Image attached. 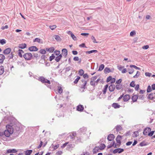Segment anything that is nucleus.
Masks as SVG:
<instances>
[{"label":"nucleus","instance_id":"obj_43","mask_svg":"<svg viewBox=\"0 0 155 155\" xmlns=\"http://www.w3.org/2000/svg\"><path fill=\"white\" fill-rule=\"evenodd\" d=\"M96 84V82H95V81H93L91 80L90 82V84L91 85L94 86H95V84Z\"/></svg>","mask_w":155,"mask_h":155},{"label":"nucleus","instance_id":"obj_39","mask_svg":"<svg viewBox=\"0 0 155 155\" xmlns=\"http://www.w3.org/2000/svg\"><path fill=\"white\" fill-rule=\"evenodd\" d=\"M138 136V132L137 131H135L132 134V136L134 137H136Z\"/></svg>","mask_w":155,"mask_h":155},{"label":"nucleus","instance_id":"obj_6","mask_svg":"<svg viewBox=\"0 0 155 155\" xmlns=\"http://www.w3.org/2000/svg\"><path fill=\"white\" fill-rule=\"evenodd\" d=\"M124 151V150L123 149L119 148L115 149L113 151V153H120L123 152Z\"/></svg>","mask_w":155,"mask_h":155},{"label":"nucleus","instance_id":"obj_12","mask_svg":"<svg viewBox=\"0 0 155 155\" xmlns=\"http://www.w3.org/2000/svg\"><path fill=\"white\" fill-rule=\"evenodd\" d=\"M123 99L124 101H127L130 99V96L129 95L126 94L123 96Z\"/></svg>","mask_w":155,"mask_h":155},{"label":"nucleus","instance_id":"obj_18","mask_svg":"<svg viewBox=\"0 0 155 155\" xmlns=\"http://www.w3.org/2000/svg\"><path fill=\"white\" fill-rule=\"evenodd\" d=\"M54 48L53 47H51L49 48H46V50L49 52H53L54 50Z\"/></svg>","mask_w":155,"mask_h":155},{"label":"nucleus","instance_id":"obj_47","mask_svg":"<svg viewBox=\"0 0 155 155\" xmlns=\"http://www.w3.org/2000/svg\"><path fill=\"white\" fill-rule=\"evenodd\" d=\"M154 131H150L149 134H148V135H147L148 136H150V137H151V136H153V134H154Z\"/></svg>","mask_w":155,"mask_h":155},{"label":"nucleus","instance_id":"obj_33","mask_svg":"<svg viewBox=\"0 0 155 155\" xmlns=\"http://www.w3.org/2000/svg\"><path fill=\"white\" fill-rule=\"evenodd\" d=\"M97 51L96 50H91V51H87L85 52V53L86 54H91V53H94V52L97 53Z\"/></svg>","mask_w":155,"mask_h":155},{"label":"nucleus","instance_id":"obj_14","mask_svg":"<svg viewBox=\"0 0 155 155\" xmlns=\"http://www.w3.org/2000/svg\"><path fill=\"white\" fill-rule=\"evenodd\" d=\"M11 51V49L10 48H8L5 49L3 51V53L5 54H9Z\"/></svg>","mask_w":155,"mask_h":155},{"label":"nucleus","instance_id":"obj_30","mask_svg":"<svg viewBox=\"0 0 155 155\" xmlns=\"http://www.w3.org/2000/svg\"><path fill=\"white\" fill-rule=\"evenodd\" d=\"M116 131H119L122 130V127L120 125H117L116 127Z\"/></svg>","mask_w":155,"mask_h":155},{"label":"nucleus","instance_id":"obj_2","mask_svg":"<svg viewBox=\"0 0 155 155\" xmlns=\"http://www.w3.org/2000/svg\"><path fill=\"white\" fill-rule=\"evenodd\" d=\"M32 57V54L30 53H27L23 55L24 58L25 60H30Z\"/></svg>","mask_w":155,"mask_h":155},{"label":"nucleus","instance_id":"obj_59","mask_svg":"<svg viewBox=\"0 0 155 155\" xmlns=\"http://www.w3.org/2000/svg\"><path fill=\"white\" fill-rule=\"evenodd\" d=\"M149 48V46L148 45H145L142 47V49H147Z\"/></svg>","mask_w":155,"mask_h":155},{"label":"nucleus","instance_id":"obj_58","mask_svg":"<svg viewBox=\"0 0 155 155\" xmlns=\"http://www.w3.org/2000/svg\"><path fill=\"white\" fill-rule=\"evenodd\" d=\"M81 155H90V153L87 152H83Z\"/></svg>","mask_w":155,"mask_h":155},{"label":"nucleus","instance_id":"obj_64","mask_svg":"<svg viewBox=\"0 0 155 155\" xmlns=\"http://www.w3.org/2000/svg\"><path fill=\"white\" fill-rule=\"evenodd\" d=\"M73 60L75 61H77L79 60V58L78 57H74Z\"/></svg>","mask_w":155,"mask_h":155},{"label":"nucleus","instance_id":"obj_1","mask_svg":"<svg viewBox=\"0 0 155 155\" xmlns=\"http://www.w3.org/2000/svg\"><path fill=\"white\" fill-rule=\"evenodd\" d=\"M6 130H5L4 134L6 137H8L13 133V129L11 126L9 125H6Z\"/></svg>","mask_w":155,"mask_h":155},{"label":"nucleus","instance_id":"obj_26","mask_svg":"<svg viewBox=\"0 0 155 155\" xmlns=\"http://www.w3.org/2000/svg\"><path fill=\"white\" fill-rule=\"evenodd\" d=\"M62 57V55L61 54L57 56L55 59V60L57 62H59Z\"/></svg>","mask_w":155,"mask_h":155},{"label":"nucleus","instance_id":"obj_34","mask_svg":"<svg viewBox=\"0 0 155 155\" xmlns=\"http://www.w3.org/2000/svg\"><path fill=\"white\" fill-rule=\"evenodd\" d=\"M32 152V150H27L25 151L26 155H30Z\"/></svg>","mask_w":155,"mask_h":155},{"label":"nucleus","instance_id":"obj_10","mask_svg":"<svg viewBox=\"0 0 155 155\" xmlns=\"http://www.w3.org/2000/svg\"><path fill=\"white\" fill-rule=\"evenodd\" d=\"M62 54L64 56V57L66 58L68 54V51L67 49L66 48L63 49L62 50Z\"/></svg>","mask_w":155,"mask_h":155},{"label":"nucleus","instance_id":"obj_36","mask_svg":"<svg viewBox=\"0 0 155 155\" xmlns=\"http://www.w3.org/2000/svg\"><path fill=\"white\" fill-rule=\"evenodd\" d=\"M104 66L103 64H101L99 66L98 71H102L104 68Z\"/></svg>","mask_w":155,"mask_h":155},{"label":"nucleus","instance_id":"obj_37","mask_svg":"<svg viewBox=\"0 0 155 155\" xmlns=\"http://www.w3.org/2000/svg\"><path fill=\"white\" fill-rule=\"evenodd\" d=\"M84 71L82 69H80L78 71V74L82 76L84 74Z\"/></svg>","mask_w":155,"mask_h":155},{"label":"nucleus","instance_id":"obj_5","mask_svg":"<svg viewBox=\"0 0 155 155\" xmlns=\"http://www.w3.org/2000/svg\"><path fill=\"white\" fill-rule=\"evenodd\" d=\"M121 139V136L118 135L117 137L116 138V140L117 141V143H118L117 145L118 146V147H119L121 144V141L120 140Z\"/></svg>","mask_w":155,"mask_h":155},{"label":"nucleus","instance_id":"obj_23","mask_svg":"<svg viewBox=\"0 0 155 155\" xmlns=\"http://www.w3.org/2000/svg\"><path fill=\"white\" fill-rule=\"evenodd\" d=\"M4 71V68L3 66H0V75L2 74Z\"/></svg>","mask_w":155,"mask_h":155},{"label":"nucleus","instance_id":"obj_54","mask_svg":"<svg viewBox=\"0 0 155 155\" xmlns=\"http://www.w3.org/2000/svg\"><path fill=\"white\" fill-rule=\"evenodd\" d=\"M54 53L56 55L58 56L60 54V51H59L56 50L54 51Z\"/></svg>","mask_w":155,"mask_h":155},{"label":"nucleus","instance_id":"obj_49","mask_svg":"<svg viewBox=\"0 0 155 155\" xmlns=\"http://www.w3.org/2000/svg\"><path fill=\"white\" fill-rule=\"evenodd\" d=\"M39 52L40 53L42 54H45L46 53V51L44 49H41L39 51Z\"/></svg>","mask_w":155,"mask_h":155},{"label":"nucleus","instance_id":"obj_55","mask_svg":"<svg viewBox=\"0 0 155 155\" xmlns=\"http://www.w3.org/2000/svg\"><path fill=\"white\" fill-rule=\"evenodd\" d=\"M136 32L134 31H131L130 34V35L131 36H133L134 35L136 34Z\"/></svg>","mask_w":155,"mask_h":155},{"label":"nucleus","instance_id":"obj_32","mask_svg":"<svg viewBox=\"0 0 155 155\" xmlns=\"http://www.w3.org/2000/svg\"><path fill=\"white\" fill-rule=\"evenodd\" d=\"M108 87V85H106L104 88L103 90V91L104 94H105L106 93V91H107V89Z\"/></svg>","mask_w":155,"mask_h":155},{"label":"nucleus","instance_id":"obj_38","mask_svg":"<svg viewBox=\"0 0 155 155\" xmlns=\"http://www.w3.org/2000/svg\"><path fill=\"white\" fill-rule=\"evenodd\" d=\"M5 59V56L3 54H0V61H3Z\"/></svg>","mask_w":155,"mask_h":155},{"label":"nucleus","instance_id":"obj_21","mask_svg":"<svg viewBox=\"0 0 155 155\" xmlns=\"http://www.w3.org/2000/svg\"><path fill=\"white\" fill-rule=\"evenodd\" d=\"M138 98V96L136 95H134L132 97L133 101L134 102L136 101Z\"/></svg>","mask_w":155,"mask_h":155},{"label":"nucleus","instance_id":"obj_13","mask_svg":"<svg viewBox=\"0 0 155 155\" xmlns=\"http://www.w3.org/2000/svg\"><path fill=\"white\" fill-rule=\"evenodd\" d=\"M114 137V136L113 134H109L107 137V140L109 141H112Z\"/></svg>","mask_w":155,"mask_h":155},{"label":"nucleus","instance_id":"obj_20","mask_svg":"<svg viewBox=\"0 0 155 155\" xmlns=\"http://www.w3.org/2000/svg\"><path fill=\"white\" fill-rule=\"evenodd\" d=\"M76 135V133L75 132H73L71 133L69 135L70 138L71 139L74 138V137Z\"/></svg>","mask_w":155,"mask_h":155},{"label":"nucleus","instance_id":"obj_63","mask_svg":"<svg viewBox=\"0 0 155 155\" xmlns=\"http://www.w3.org/2000/svg\"><path fill=\"white\" fill-rule=\"evenodd\" d=\"M83 77L84 78H88V75L87 74H85L83 75Z\"/></svg>","mask_w":155,"mask_h":155},{"label":"nucleus","instance_id":"obj_4","mask_svg":"<svg viewBox=\"0 0 155 155\" xmlns=\"http://www.w3.org/2000/svg\"><path fill=\"white\" fill-rule=\"evenodd\" d=\"M151 131V129L150 127H147L144 129L143 134L144 135H147L149 132Z\"/></svg>","mask_w":155,"mask_h":155},{"label":"nucleus","instance_id":"obj_27","mask_svg":"<svg viewBox=\"0 0 155 155\" xmlns=\"http://www.w3.org/2000/svg\"><path fill=\"white\" fill-rule=\"evenodd\" d=\"M148 144V143L145 141H143L141 142L139 145L140 146L143 147V146H145L147 145Z\"/></svg>","mask_w":155,"mask_h":155},{"label":"nucleus","instance_id":"obj_29","mask_svg":"<svg viewBox=\"0 0 155 155\" xmlns=\"http://www.w3.org/2000/svg\"><path fill=\"white\" fill-rule=\"evenodd\" d=\"M24 53V51L22 50L19 49L18 51V55L20 57H22V54Z\"/></svg>","mask_w":155,"mask_h":155},{"label":"nucleus","instance_id":"obj_8","mask_svg":"<svg viewBox=\"0 0 155 155\" xmlns=\"http://www.w3.org/2000/svg\"><path fill=\"white\" fill-rule=\"evenodd\" d=\"M148 98L151 100H153L154 101L155 100V93H154L150 94L148 96Z\"/></svg>","mask_w":155,"mask_h":155},{"label":"nucleus","instance_id":"obj_11","mask_svg":"<svg viewBox=\"0 0 155 155\" xmlns=\"http://www.w3.org/2000/svg\"><path fill=\"white\" fill-rule=\"evenodd\" d=\"M28 50L30 51H38V49L36 46H33L30 47Z\"/></svg>","mask_w":155,"mask_h":155},{"label":"nucleus","instance_id":"obj_50","mask_svg":"<svg viewBox=\"0 0 155 155\" xmlns=\"http://www.w3.org/2000/svg\"><path fill=\"white\" fill-rule=\"evenodd\" d=\"M71 36L72 38L73 39V40H74V41L77 40V37L76 36H75L73 34H71Z\"/></svg>","mask_w":155,"mask_h":155},{"label":"nucleus","instance_id":"obj_16","mask_svg":"<svg viewBox=\"0 0 155 155\" xmlns=\"http://www.w3.org/2000/svg\"><path fill=\"white\" fill-rule=\"evenodd\" d=\"M87 130V129L85 127H83L81 128L79 130L80 132L83 133V134H85Z\"/></svg>","mask_w":155,"mask_h":155},{"label":"nucleus","instance_id":"obj_48","mask_svg":"<svg viewBox=\"0 0 155 155\" xmlns=\"http://www.w3.org/2000/svg\"><path fill=\"white\" fill-rule=\"evenodd\" d=\"M55 57V56H54V54H52L50 56L49 58V60L50 61H51L53 60Z\"/></svg>","mask_w":155,"mask_h":155},{"label":"nucleus","instance_id":"obj_53","mask_svg":"<svg viewBox=\"0 0 155 155\" xmlns=\"http://www.w3.org/2000/svg\"><path fill=\"white\" fill-rule=\"evenodd\" d=\"M129 73L130 74H131L133 73L134 72V70L133 69L131 68H130L128 69Z\"/></svg>","mask_w":155,"mask_h":155},{"label":"nucleus","instance_id":"obj_41","mask_svg":"<svg viewBox=\"0 0 155 155\" xmlns=\"http://www.w3.org/2000/svg\"><path fill=\"white\" fill-rule=\"evenodd\" d=\"M122 87V85L120 84H117L116 86V88L118 90L121 89Z\"/></svg>","mask_w":155,"mask_h":155},{"label":"nucleus","instance_id":"obj_51","mask_svg":"<svg viewBox=\"0 0 155 155\" xmlns=\"http://www.w3.org/2000/svg\"><path fill=\"white\" fill-rule=\"evenodd\" d=\"M80 78L79 76H78L77 78L75 80L74 82V84H77L79 80L80 79Z\"/></svg>","mask_w":155,"mask_h":155},{"label":"nucleus","instance_id":"obj_28","mask_svg":"<svg viewBox=\"0 0 155 155\" xmlns=\"http://www.w3.org/2000/svg\"><path fill=\"white\" fill-rule=\"evenodd\" d=\"M101 150L98 146H96L95 147L94 149L93 150L94 153H96L98 152L99 150Z\"/></svg>","mask_w":155,"mask_h":155},{"label":"nucleus","instance_id":"obj_31","mask_svg":"<svg viewBox=\"0 0 155 155\" xmlns=\"http://www.w3.org/2000/svg\"><path fill=\"white\" fill-rule=\"evenodd\" d=\"M58 93L60 94H61L62 92L63 91L62 88L60 86H58Z\"/></svg>","mask_w":155,"mask_h":155},{"label":"nucleus","instance_id":"obj_56","mask_svg":"<svg viewBox=\"0 0 155 155\" xmlns=\"http://www.w3.org/2000/svg\"><path fill=\"white\" fill-rule=\"evenodd\" d=\"M56 27V25H52L51 26H50V28L52 30H53L54 29H55Z\"/></svg>","mask_w":155,"mask_h":155},{"label":"nucleus","instance_id":"obj_44","mask_svg":"<svg viewBox=\"0 0 155 155\" xmlns=\"http://www.w3.org/2000/svg\"><path fill=\"white\" fill-rule=\"evenodd\" d=\"M41 41V39L40 38H35L33 42H37L38 43H40Z\"/></svg>","mask_w":155,"mask_h":155},{"label":"nucleus","instance_id":"obj_15","mask_svg":"<svg viewBox=\"0 0 155 155\" xmlns=\"http://www.w3.org/2000/svg\"><path fill=\"white\" fill-rule=\"evenodd\" d=\"M17 152V151L15 149H8L7 150L6 153H16Z\"/></svg>","mask_w":155,"mask_h":155},{"label":"nucleus","instance_id":"obj_46","mask_svg":"<svg viewBox=\"0 0 155 155\" xmlns=\"http://www.w3.org/2000/svg\"><path fill=\"white\" fill-rule=\"evenodd\" d=\"M91 38L92 40H93V42L94 43H98V42H97L96 41V39H95V37L94 36H92V37Z\"/></svg>","mask_w":155,"mask_h":155},{"label":"nucleus","instance_id":"obj_45","mask_svg":"<svg viewBox=\"0 0 155 155\" xmlns=\"http://www.w3.org/2000/svg\"><path fill=\"white\" fill-rule=\"evenodd\" d=\"M140 72L139 71H137L136 74L135 75H134L133 77H134V78H137L140 75Z\"/></svg>","mask_w":155,"mask_h":155},{"label":"nucleus","instance_id":"obj_40","mask_svg":"<svg viewBox=\"0 0 155 155\" xmlns=\"http://www.w3.org/2000/svg\"><path fill=\"white\" fill-rule=\"evenodd\" d=\"M114 142L113 143H111L109 145H108L107 146V148H110L113 146H114Z\"/></svg>","mask_w":155,"mask_h":155},{"label":"nucleus","instance_id":"obj_35","mask_svg":"<svg viewBox=\"0 0 155 155\" xmlns=\"http://www.w3.org/2000/svg\"><path fill=\"white\" fill-rule=\"evenodd\" d=\"M54 38L58 41H60L61 40V38L58 35H55Z\"/></svg>","mask_w":155,"mask_h":155},{"label":"nucleus","instance_id":"obj_25","mask_svg":"<svg viewBox=\"0 0 155 155\" xmlns=\"http://www.w3.org/2000/svg\"><path fill=\"white\" fill-rule=\"evenodd\" d=\"M26 47V45L25 44H21L19 45V48L21 49L25 48Z\"/></svg>","mask_w":155,"mask_h":155},{"label":"nucleus","instance_id":"obj_57","mask_svg":"<svg viewBox=\"0 0 155 155\" xmlns=\"http://www.w3.org/2000/svg\"><path fill=\"white\" fill-rule=\"evenodd\" d=\"M130 86L131 87H134L135 86V84H134V81H132L130 83Z\"/></svg>","mask_w":155,"mask_h":155},{"label":"nucleus","instance_id":"obj_9","mask_svg":"<svg viewBox=\"0 0 155 155\" xmlns=\"http://www.w3.org/2000/svg\"><path fill=\"white\" fill-rule=\"evenodd\" d=\"M81 81L82 82V84L81 85V88L85 89L87 81L84 80H82Z\"/></svg>","mask_w":155,"mask_h":155},{"label":"nucleus","instance_id":"obj_17","mask_svg":"<svg viewBox=\"0 0 155 155\" xmlns=\"http://www.w3.org/2000/svg\"><path fill=\"white\" fill-rule=\"evenodd\" d=\"M115 86L114 85H111L109 87V90L110 91H113L115 89Z\"/></svg>","mask_w":155,"mask_h":155},{"label":"nucleus","instance_id":"obj_19","mask_svg":"<svg viewBox=\"0 0 155 155\" xmlns=\"http://www.w3.org/2000/svg\"><path fill=\"white\" fill-rule=\"evenodd\" d=\"M101 150H103L106 147L104 143H101L98 146Z\"/></svg>","mask_w":155,"mask_h":155},{"label":"nucleus","instance_id":"obj_52","mask_svg":"<svg viewBox=\"0 0 155 155\" xmlns=\"http://www.w3.org/2000/svg\"><path fill=\"white\" fill-rule=\"evenodd\" d=\"M130 68L133 67L134 68H135V69H136L139 70L140 69L139 68L137 67L136 66L134 65H130Z\"/></svg>","mask_w":155,"mask_h":155},{"label":"nucleus","instance_id":"obj_42","mask_svg":"<svg viewBox=\"0 0 155 155\" xmlns=\"http://www.w3.org/2000/svg\"><path fill=\"white\" fill-rule=\"evenodd\" d=\"M6 43V40L4 39L0 40V43L2 45H3Z\"/></svg>","mask_w":155,"mask_h":155},{"label":"nucleus","instance_id":"obj_61","mask_svg":"<svg viewBox=\"0 0 155 155\" xmlns=\"http://www.w3.org/2000/svg\"><path fill=\"white\" fill-rule=\"evenodd\" d=\"M111 79L112 77L111 76H109L107 78V82H108L111 80Z\"/></svg>","mask_w":155,"mask_h":155},{"label":"nucleus","instance_id":"obj_62","mask_svg":"<svg viewBox=\"0 0 155 155\" xmlns=\"http://www.w3.org/2000/svg\"><path fill=\"white\" fill-rule=\"evenodd\" d=\"M62 153L61 151H59L57 152L56 154V155H61Z\"/></svg>","mask_w":155,"mask_h":155},{"label":"nucleus","instance_id":"obj_7","mask_svg":"<svg viewBox=\"0 0 155 155\" xmlns=\"http://www.w3.org/2000/svg\"><path fill=\"white\" fill-rule=\"evenodd\" d=\"M84 109V107L83 105H79L77 106V110L80 112H82Z\"/></svg>","mask_w":155,"mask_h":155},{"label":"nucleus","instance_id":"obj_3","mask_svg":"<svg viewBox=\"0 0 155 155\" xmlns=\"http://www.w3.org/2000/svg\"><path fill=\"white\" fill-rule=\"evenodd\" d=\"M39 81H40L42 83H47L49 84H51L49 80H48L43 77H41L39 78Z\"/></svg>","mask_w":155,"mask_h":155},{"label":"nucleus","instance_id":"obj_60","mask_svg":"<svg viewBox=\"0 0 155 155\" xmlns=\"http://www.w3.org/2000/svg\"><path fill=\"white\" fill-rule=\"evenodd\" d=\"M151 91V87L149 85L148 86L147 89V92H150Z\"/></svg>","mask_w":155,"mask_h":155},{"label":"nucleus","instance_id":"obj_22","mask_svg":"<svg viewBox=\"0 0 155 155\" xmlns=\"http://www.w3.org/2000/svg\"><path fill=\"white\" fill-rule=\"evenodd\" d=\"M110 72H111V71L109 68L106 67L104 70V72L105 74H107Z\"/></svg>","mask_w":155,"mask_h":155},{"label":"nucleus","instance_id":"obj_24","mask_svg":"<svg viewBox=\"0 0 155 155\" xmlns=\"http://www.w3.org/2000/svg\"><path fill=\"white\" fill-rule=\"evenodd\" d=\"M112 106L115 108H119L120 107V106L117 103H114Z\"/></svg>","mask_w":155,"mask_h":155}]
</instances>
